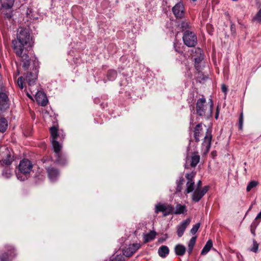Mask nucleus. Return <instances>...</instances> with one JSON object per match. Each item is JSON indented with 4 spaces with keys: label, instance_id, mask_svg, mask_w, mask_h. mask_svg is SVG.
Segmentation results:
<instances>
[{
    "label": "nucleus",
    "instance_id": "nucleus-41",
    "mask_svg": "<svg viewBox=\"0 0 261 261\" xmlns=\"http://www.w3.org/2000/svg\"><path fill=\"white\" fill-rule=\"evenodd\" d=\"M45 179V176L43 175H39L38 177H35V182L36 184H39L40 181H43Z\"/></svg>",
    "mask_w": 261,
    "mask_h": 261
},
{
    "label": "nucleus",
    "instance_id": "nucleus-8",
    "mask_svg": "<svg viewBox=\"0 0 261 261\" xmlns=\"http://www.w3.org/2000/svg\"><path fill=\"white\" fill-rule=\"evenodd\" d=\"M195 175L196 173L195 172L187 173L186 175V177L188 180L186 183V192L187 193H190L194 191L195 186L194 178Z\"/></svg>",
    "mask_w": 261,
    "mask_h": 261
},
{
    "label": "nucleus",
    "instance_id": "nucleus-29",
    "mask_svg": "<svg viewBox=\"0 0 261 261\" xmlns=\"http://www.w3.org/2000/svg\"><path fill=\"white\" fill-rule=\"evenodd\" d=\"M196 237H192L189 242V244H188V252H189V254H190L192 252V250H193V247L195 244V242H196Z\"/></svg>",
    "mask_w": 261,
    "mask_h": 261
},
{
    "label": "nucleus",
    "instance_id": "nucleus-6",
    "mask_svg": "<svg viewBox=\"0 0 261 261\" xmlns=\"http://www.w3.org/2000/svg\"><path fill=\"white\" fill-rule=\"evenodd\" d=\"M182 39L185 44L188 47H194L197 44L196 36L190 31H187L184 33Z\"/></svg>",
    "mask_w": 261,
    "mask_h": 261
},
{
    "label": "nucleus",
    "instance_id": "nucleus-33",
    "mask_svg": "<svg viewBox=\"0 0 261 261\" xmlns=\"http://www.w3.org/2000/svg\"><path fill=\"white\" fill-rule=\"evenodd\" d=\"M124 258L122 255H116L113 256L111 259L110 261H124Z\"/></svg>",
    "mask_w": 261,
    "mask_h": 261
},
{
    "label": "nucleus",
    "instance_id": "nucleus-34",
    "mask_svg": "<svg viewBox=\"0 0 261 261\" xmlns=\"http://www.w3.org/2000/svg\"><path fill=\"white\" fill-rule=\"evenodd\" d=\"M252 20L256 21L259 23H261V8L256 14V15L253 17Z\"/></svg>",
    "mask_w": 261,
    "mask_h": 261
},
{
    "label": "nucleus",
    "instance_id": "nucleus-47",
    "mask_svg": "<svg viewBox=\"0 0 261 261\" xmlns=\"http://www.w3.org/2000/svg\"><path fill=\"white\" fill-rule=\"evenodd\" d=\"M109 73H111L114 75H116L117 74V72L115 71H110L109 72Z\"/></svg>",
    "mask_w": 261,
    "mask_h": 261
},
{
    "label": "nucleus",
    "instance_id": "nucleus-16",
    "mask_svg": "<svg viewBox=\"0 0 261 261\" xmlns=\"http://www.w3.org/2000/svg\"><path fill=\"white\" fill-rule=\"evenodd\" d=\"M172 12L176 18H182L185 15V8L181 3L176 4L172 8Z\"/></svg>",
    "mask_w": 261,
    "mask_h": 261
},
{
    "label": "nucleus",
    "instance_id": "nucleus-25",
    "mask_svg": "<svg viewBox=\"0 0 261 261\" xmlns=\"http://www.w3.org/2000/svg\"><path fill=\"white\" fill-rule=\"evenodd\" d=\"M156 235V233L154 231H150L149 232L144 234V242L147 243L153 240Z\"/></svg>",
    "mask_w": 261,
    "mask_h": 261
},
{
    "label": "nucleus",
    "instance_id": "nucleus-28",
    "mask_svg": "<svg viewBox=\"0 0 261 261\" xmlns=\"http://www.w3.org/2000/svg\"><path fill=\"white\" fill-rule=\"evenodd\" d=\"M196 52H197L198 54H200V56L199 57L195 58V66L196 67V68H197L198 67V64L201 62L203 58V56H201L202 50L200 48H196Z\"/></svg>",
    "mask_w": 261,
    "mask_h": 261
},
{
    "label": "nucleus",
    "instance_id": "nucleus-32",
    "mask_svg": "<svg viewBox=\"0 0 261 261\" xmlns=\"http://www.w3.org/2000/svg\"><path fill=\"white\" fill-rule=\"evenodd\" d=\"M12 175V171L10 168H6L3 172V175L6 178H10Z\"/></svg>",
    "mask_w": 261,
    "mask_h": 261
},
{
    "label": "nucleus",
    "instance_id": "nucleus-30",
    "mask_svg": "<svg viewBox=\"0 0 261 261\" xmlns=\"http://www.w3.org/2000/svg\"><path fill=\"white\" fill-rule=\"evenodd\" d=\"M185 182V179L182 177L179 178V180L177 181L176 192H180L182 190V186Z\"/></svg>",
    "mask_w": 261,
    "mask_h": 261
},
{
    "label": "nucleus",
    "instance_id": "nucleus-12",
    "mask_svg": "<svg viewBox=\"0 0 261 261\" xmlns=\"http://www.w3.org/2000/svg\"><path fill=\"white\" fill-rule=\"evenodd\" d=\"M212 138L213 135L212 134V129L210 128H206L203 142L202 143V146L205 147L206 152H208L210 149Z\"/></svg>",
    "mask_w": 261,
    "mask_h": 261
},
{
    "label": "nucleus",
    "instance_id": "nucleus-49",
    "mask_svg": "<svg viewBox=\"0 0 261 261\" xmlns=\"http://www.w3.org/2000/svg\"><path fill=\"white\" fill-rule=\"evenodd\" d=\"M251 233H252L254 236H255V229H254V228H251Z\"/></svg>",
    "mask_w": 261,
    "mask_h": 261
},
{
    "label": "nucleus",
    "instance_id": "nucleus-4",
    "mask_svg": "<svg viewBox=\"0 0 261 261\" xmlns=\"http://www.w3.org/2000/svg\"><path fill=\"white\" fill-rule=\"evenodd\" d=\"M38 69L37 66H34L31 71L28 72L24 78L28 84L29 89L31 93L36 92V89L34 88L35 83L38 78Z\"/></svg>",
    "mask_w": 261,
    "mask_h": 261
},
{
    "label": "nucleus",
    "instance_id": "nucleus-36",
    "mask_svg": "<svg viewBox=\"0 0 261 261\" xmlns=\"http://www.w3.org/2000/svg\"><path fill=\"white\" fill-rule=\"evenodd\" d=\"M200 226V223H198L196 224L195 225H194L190 230L191 233L193 234H195L197 232V231H198Z\"/></svg>",
    "mask_w": 261,
    "mask_h": 261
},
{
    "label": "nucleus",
    "instance_id": "nucleus-15",
    "mask_svg": "<svg viewBox=\"0 0 261 261\" xmlns=\"http://www.w3.org/2000/svg\"><path fill=\"white\" fill-rule=\"evenodd\" d=\"M141 247L139 243H135L130 244L128 246L125 247L123 250V254L127 257L131 256L137 250Z\"/></svg>",
    "mask_w": 261,
    "mask_h": 261
},
{
    "label": "nucleus",
    "instance_id": "nucleus-10",
    "mask_svg": "<svg viewBox=\"0 0 261 261\" xmlns=\"http://www.w3.org/2000/svg\"><path fill=\"white\" fill-rule=\"evenodd\" d=\"M16 256L15 249L12 247H9L7 251L2 254L0 259L1 261H11Z\"/></svg>",
    "mask_w": 261,
    "mask_h": 261
},
{
    "label": "nucleus",
    "instance_id": "nucleus-20",
    "mask_svg": "<svg viewBox=\"0 0 261 261\" xmlns=\"http://www.w3.org/2000/svg\"><path fill=\"white\" fill-rule=\"evenodd\" d=\"M14 161V156L8 150L5 158L2 160L3 166H10Z\"/></svg>",
    "mask_w": 261,
    "mask_h": 261
},
{
    "label": "nucleus",
    "instance_id": "nucleus-56",
    "mask_svg": "<svg viewBox=\"0 0 261 261\" xmlns=\"http://www.w3.org/2000/svg\"><path fill=\"white\" fill-rule=\"evenodd\" d=\"M35 86L36 87H37V86L35 85L34 86V87H33L34 89H36V88L34 87Z\"/></svg>",
    "mask_w": 261,
    "mask_h": 261
},
{
    "label": "nucleus",
    "instance_id": "nucleus-44",
    "mask_svg": "<svg viewBox=\"0 0 261 261\" xmlns=\"http://www.w3.org/2000/svg\"><path fill=\"white\" fill-rule=\"evenodd\" d=\"M256 220L257 219H261V211L259 212V213L257 215L255 218Z\"/></svg>",
    "mask_w": 261,
    "mask_h": 261
},
{
    "label": "nucleus",
    "instance_id": "nucleus-3",
    "mask_svg": "<svg viewBox=\"0 0 261 261\" xmlns=\"http://www.w3.org/2000/svg\"><path fill=\"white\" fill-rule=\"evenodd\" d=\"M33 165L28 159H23L20 161L18 165V172L17 177L20 180H24L30 176V173L32 171Z\"/></svg>",
    "mask_w": 261,
    "mask_h": 261
},
{
    "label": "nucleus",
    "instance_id": "nucleus-23",
    "mask_svg": "<svg viewBox=\"0 0 261 261\" xmlns=\"http://www.w3.org/2000/svg\"><path fill=\"white\" fill-rule=\"evenodd\" d=\"M49 132L50 133L51 140H57V138L59 137L58 127L54 125L49 128Z\"/></svg>",
    "mask_w": 261,
    "mask_h": 261
},
{
    "label": "nucleus",
    "instance_id": "nucleus-39",
    "mask_svg": "<svg viewBox=\"0 0 261 261\" xmlns=\"http://www.w3.org/2000/svg\"><path fill=\"white\" fill-rule=\"evenodd\" d=\"M12 6V4L10 5L9 4H2L1 7L0 8V11L3 9H5L6 10H12L11 8Z\"/></svg>",
    "mask_w": 261,
    "mask_h": 261
},
{
    "label": "nucleus",
    "instance_id": "nucleus-17",
    "mask_svg": "<svg viewBox=\"0 0 261 261\" xmlns=\"http://www.w3.org/2000/svg\"><path fill=\"white\" fill-rule=\"evenodd\" d=\"M47 176L49 179L51 181H55L59 175V171L58 169L49 166L46 168Z\"/></svg>",
    "mask_w": 261,
    "mask_h": 261
},
{
    "label": "nucleus",
    "instance_id": "nucleus-43",
    "mask_svg": "<svg viewBox=\"0 0 261 261\" xmlns=\"http://www.w3.org/2000/svg\"><path fill=\"white\" fill-rule=\"evenodd\" d=\"M201 186H202V181L201 180H199L198 181V182L197 183V188L196 189H202Z\"/></svg>",
    "mask_w": 261,
    "mask_h": 261
},
{
    "label": "nucleus",
    "instance_id": "nucleus-27",
    "mask_svg": "<svg viewBox=\"0 0 261 261\" xmlns=\"http://www.w3.org/2000/svg\"><path fill=\"white\" fill-rule=\"evenodd\" d=\"M213 246V242L211 240H209L206 242V244L204 246L203 248L202 249L201 254V255H204L206 254L211 249V248Z\"/></svg>",
    "mask_w": 261,
    "mask_h": 261
},
{
    "label": "nucleus",
    "instance_id": "nucleus-57",
    "mask_svg": "<svg viewBox=\"0 0 261 261\" xmlns=\"http://www.w3.org/2000/svg\"><path fill=\"white\" fill-rule=\"evenodd\" d=\"M193 1H195L196 0H193Z\"/></svg>",
    "mask_w": 261,
    "mask_h": 261
},
{
    "label": "nucleus",
    "instance_id": "nucleus-9",
    "mask_svg": "<svg viewBox=\"0 0 261 261\" xmlns=\"http://www.w3.org/2000/svg\"><path fill=\"white\" fill-rule=\"evenodd\" d=\"M208 186H204L202 189H196L192 196V199L195 202H197L202 198L209 190Z\"/></svg>",
    "mask_w": 261,
    "mask_h": 261
},
{
    "label": "nucleus",
    "instance_id": "nucleus-14",
    "mask_svg": "<svg viewBox=\"0 0 261 261\" xmlns=\"http://www.w3.org/2000/svg\"><path fill=\"white\" fill-rule=\"evenodd\" d=\"M203 127H206V126L202 123H199L194 128V138L195 142H199L200 141V138L204 133Z\"/></svg>",
    "mask_w": 261,
    "mask_h": 261
},
{
    "label": "nucleus",
    "instance_id": "nucleus-21",
    "mask_svg": "<svg viewBox=\"0 0 261 261\" xmlns=\"http://www.w3.org/2000/svg\"><path fill=\"white\" fill-rule=\"evenodd\" d=\"M186 247L181 244H177L175 246V254L178 256H182L186 252Z\"/></svg>",
    "mask_w": 261,
    "mask_h": 261
},
{
    "label": "nucleus",
    "instance_id": "nucleus-55",
    "mask_svg": "<svg viewBox=\"0 0 261 261\" xmlns=\"http://www.w3.org/2000/svg\"><path fill=\"white\" fill-rule=\"evenodd\" d=\"M35 86L36 87H37V86L35 85L34 86V87H33L34 89H36V88L34 87Z\"/></svg>",
    "mask_w": 261,
    "mask_h": 261
},
{
    "label": "nucleus",
    "instance_id": "nucleus-50",
    "mask_svg": "<svg viewBox=\"0 0 261 261\" xmlns=\"http://www.w3.org/2000/svg\"><path fill=\"white\" fill-rule=\"evenodd\" d=\"M174 47H175V50L178 53L180 52V51L178 49V48L176 47V45H174Z\"/></svg>",
    "mask_w": 261,
    "mask_h": 261
},
{
    "label": "nucleus",
    "instance_id": "nucleus-37",
    "mask_svg": "<svg viewBox=\"0 0 261 261\" xmlns=\"http://www.w3.org/2000/svg\"><path fill=\"white\" fill-rule=\"evenodd\" d=\"M25 80L23 76H20L17 80V84L21 89L23 88V81Z\"/></svg>",
    "mask_w": 261,
    "mask_h": 261
},
{
    "label": "nucleus",
    "instance_id": "nucleus-11",
    "mask_svg": "<svg viewBox=\"0 0 261 261\" xmlns=\"http://www.w3.org/2000/svg\"><path fill=\"white\" fill-rule=\"evenodd\" d=\"M10 101L8 95L3 92H0V113L5 111L9 108Z\"/></svg>",
    "mask_w": 261,
    "mask_h": 261
},
{
    "label": "nucleus",
    "instance_id": "nucleus-52",
    "mask_svg": "<svg viewBox=\"0 0 261 261\" xmlns=\"http://www.w3.org/2000/svg\"><path fill=\"white\" fill-rule=\"evenodd\" d=\"M27 95L29 97H30V98H32V97L31 96V95L29 94V93H27Z\"/></svg>",
    "mask_w": 261,
    "mask_h": 261
},
{
    "label": "nucleus",
    "instance_id": "nucleus-5",
    "mask_svg": "<svg viewBox=\"0 0 261 261\" xmlns=\"http://www.w3.org/2000/svg\"><path fill=\"white\" fill-rule=\"evenodd\" d=\"M200 160V156L198 152H192L190 154H188L186 156L185 168L189 169V165L191 167H195L199 163Z\"/></svg>",
    "mask_w": 261,
    "mask_h": 261
},
{
    "label": "nucleus",
    "instance_id": "nucleus-22",
    "mask_svg": "<svg viewBox=\"0 0 261 261\" xmlns=\"http://www.w3.org/2000/svg\"><path fill=\"white\" fill-rule=\"evenodd\" d=\"M8 123L6 119L0 115V132L4 133L8 128Z\"/></svg>",
    "mask_w": 261,
    "mask_h": 261
},
{
    "label": "nucleus",
    "instance_id": "nucleus-13",
    "mask_svg": "<svg viewBox=\"0 0 261 261\" xmlns=\"http://www.w3.org/2000/svg\"><path fill=\"white\" fill-rule=\"evenodd\" d=\"M36 89V92H33V94L36 93L35 98L37 102L41 106L44 107L46 106L48 103V99L46 94L44 92L39 91L38 89Z\"/></svg>",
    "mask_w": 261,
    "mask_h": 261
},
{
    "label": "nucleus",
    "instance_id": "nucleus-24",
    "mask_svg": "<svg viewBox=\"0 0 261 261\" xmlns=\"http://www.w3.org/2000/svg\"><path fill=\"white\" fill-rule=\"evenodd\" d=\"M169 253V250L167 246L163 245L159 248V255L162 257H165Z\"/></svg>",
    "mask_w": 261,
    "mask_h": 261
},
{
    "label": "nucleus",
    "instance_id": "nucleus-42",
    "mask_svg": "<svg viewBox=\"0 0 261 261\" xmlns=\"http://www.w3.org/2000/svg\"><path fill=\"white\" fill-rule=\"evenodd\" d=\"M221 90L223 92H224L225 94L227 92V87L225 84H222L221 86Z\"/></svg>",
    "mask_w": 261,
    "mask_h": 261
},
{
    "label": "nucleus",
    "instance_id": "nucleus-45",
    "mask_svg": "<svg viewBox=\"0 0 261 261\" xmlns=\"http://www.w3.org/2000/svg\"><path fill=\"white\" fill-rule=\"evenodd\" d=\"M218 116H219V109H218V108H217V112H216V115H215V118L216 119H217L218 118Z\"/></svg>",
    "mask_w": 261,
    "mask_h": 261
},
{
    "label": "nucleus",
    "instance_id": "nucleus-53",
    "mask_svg": "<svg viewBox=\"0 0 261 261\" xmlns=\"http://www.w3.org/2000/svg\"><path fill=\"white\" fill-rule=\"evenodd\" d=\"M168 234H165V238H166V239H167V238H168Z\"/></svg>",
    "mask_w": 261,
    "mask_h": 261
},
{
    "label": "nucleus",
    "instance_id": "nucleus-26",
    "mask_svg": "<svg viewBox=\"0 0 261 261\" xmlns=\"http://www.w3.org/2000/svg\"><path fill=\"white\" fill-rule=\"evenodd\" d=\"M187 211L186 207L184 205H181L180 204H178L176 205L175 211H173V214L176 215H179L184 214L185 212Z\"/></svg>",
    "mask_w": 261,
    "mask_h": 261
},
{
    "label": "nucleus",
    "instance_id": "nucleus-46",
    "mask_svg": "<svg viewBox=\"0 0 261 261\" xmlns=\"http://www.w3.org/2000/svg\"><path fill=\"white\" fill-rule=\"evenodd\" d=\"M4 88L3 84L0 82V92H3L4 91Z\"/></svg>",
    "mask_w": 261,
    "mask_h": 261
},
{
    "label": "nucleus",
    "instance_id": "nucleus-18",
    "mask_svg": "<svg viewBox=\"0 0 261 261\" xmlns=\"http://www.w3.org/2000/svg\"><path fill=\"white\" fill-rule=\"evenodd\" d=\"M191 222L190 218L187 219L186 220L182 221L177 228V233L179 237H181L186 229L187 227L189 225Z\"/></svg>",
    "mask_w": 261,
    "mask_h": 261
},
{
    "label": "nucleus",
    "instance_id": "nucleus-54",
    "mask_svg": "<svg viewBox=\"0 0 261 261\" xmlns=\"http://www.w3.org/2000/svg\"><path fill=\"white\" fill-rule=\"evenodd\" d=\"M0 165H2L3 166V162L2 161H0Z\"/></svg>",
    "mask_w": 261,
    "mask_h": 261
},
{
    "label": "nucleus",
    "instance_id": "nucleus-7",
    "mask_svg": "<svg viewBox=\"0 0 261 261\" xmlns=\"http://www.w3.org/2000/svg\"><path fill=\"white\" fill-rule=\"evenodd\" d=\"M173 210L174 207L168 204L159 203L155 206V213L158 214L159 212H162L164 217L172 214Z\"/></svg>",
    "mask_w": 261,
    "mask_h": 261
},
{
    "label": "nucleus",
    "instance_id": "nucleus-35",
    "mask_svg": "<svg viewBox=\"0 0 261 261\" xmlns=\"http://www.w3.org/2000/svg\"><path fill=\"white\" fill-rule=\"evenodd\" d=\"M258 246L259 244L257 243V242L255 240H253V247L250 249V251L256 253L258 250Z\"/></svg>",
    "mask_w": 261,
    "mask_h": 261
},
{
    "label": "nucleus",
    "instance_id": "nucleus-51",
    "mask_svg": "<svg viewBox=\"0 0 261 261\" xmlns=\"http://www.w3.org/2000/svg\"><path fill=\"white\" fill-rule=\"evenodd\" d=\"M182 24H184V25H182V27H186L188 26V24H187V23L183 22V23H182Z\"/></svg>",
    "mask_w": 261,
    "mask_h": 261
},
{
    "label": "nucleus",
    "instance_id": "nucleus-19",
    "mask_svg": "<svg viewBox=\"0 0 261 261\" xmlns=\"http://www.w3.org/2000/svg\"><path fill=\"white\" fill-rule=\"evenodd\" d=\"M52 147L54 151L57 154L58 159V162H60V151L62 149L61 145L57 141V140H51Z\"/></svg>",
    "mask_w": 261,
    "mask_h": 261
},
{
    "label": "nucleus",
    "instance_id": "nucleus-2",
    "mask_svg": "<svg viewBox=\"0 0 261 261\" xmlns=\"http://www.w3.org/2000/svg\"><path fill=\"white\" fill-rule=\"evenodd\" d=\"M213 102L210 99L208 102H206V99L202 97L199 98L196 103V111L197 114L200 117L208 118L212 116Z\"/></svg>",
    "mask_w": 261,
    "mask_h": 261
},
{
    "label": "nucleus",
    "instance_id": "nucleus-40",
    "mask_svg": "<svg viewBox=\"0 0 261 261\" xmlns=\"http://www.w3.org/2000/svg\"><path fill=\"white\" fill-rule=\"evenodd\" d=\"M13 11L12 10H6L4 13L5 17L7 19H10L13 15Z\"/></svg>",
    "mask_w": 261,
    "mask_h": 261
},
{
    "label": "nucleus",
    "instance_id": "nucleus-31",
    "mask_svg": "<svg viewBox=\"0 0 261 261\" xmlns=\"http://www.w3.org/2000/svg\"><path fill=\"white\" fill-rule=\"evenodd\" d=\"M258 185V181L255 180L251 181L249 182L247 187L246 191L247 192H249L252 188L256 187Z\"/></svg>",
    "mask_w": 261,
    "mask_h": 261
},
{
    "label": "nucleus",
    "instance_id": "nucleus-38",
    "mask_svg": "<svg viewBox=\"0 0 261 261\" xmlns=\"http://www.w3.org/2000/svg\"><path fill=\"white\" fill-rule=\"evenodd\" d=\"M243 123V114L242 112L240 115L239 119V128L240 130H242Z\"/></svg>",
    "mask_w": 261,
    "mask_h": 261
},
{
    "label": "nucleus",
    "instance_id": "nucleus-1",
    "mask_svg": "<svg viewBox=\"0 0 261 261\" xmlns=\"http://www.w3.org/2000/svg\"><path fill=\"white\" fill-rule=\"evenodd\" d=\"M31 39L29 30L22 27L19 28L17 32L16 38L12 40V47L17 57H18L22 63V67L27 70L29 69L31 58L29 55L28 47Z\"/></svg>",
    "mask_w": 261,
    "mask_h": 261
},
{
    "label": "nucleus",
    "instance_id": "nucleus-48",
    "mask_svg": "<svg viewBox=\"0 0 261 261\" xmlns=\"http://www.w3.org/2000/svg\"><path fill=\"white\" fill-rule=\"evenodd\" d=\"M165 240H166V238H162L159 239V242L160 243H162V242H163L164 241H165Z\"/></svg>",
    "mask_w": 261,
    "mask_h": 261
}]
</instances>
